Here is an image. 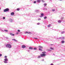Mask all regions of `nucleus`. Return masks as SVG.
<instances>
[{
	"instance_id": "f257e3e1",
	"label": "nucleus",
	"mask_w": 65,
	"mask_h": 65,
	"mask_svg": "<svg viewBox=\"0 0 65 65\" xmlns=\"http://www.w3.org/2000/svg\"><path fill=\"white\" fill-rule=\"evenodd\" d=\"M42 53L43 54H41L40 55L41 57H45V56H46V54H45V53L46 52H42Z\"/></svg>"
},
{
	"instance_id": "f03ea898",
	"label": "nucleus",
	"mask_w": 65,
	"mask_h": 65,
	"mask_svg": "<svg viewBox=\"0 0 65 65\" xmlns=\"http://www.w3.org/2000/svg\"><path fill=\"white\" fill-rule=\"evenodd\" d=\"M6 46L7 47H8V48H11V45L10 44H7L6 45Z\"/></svg>"
},
{
	"instance_id": "7ed1b4c3",
	"label": "nucleus",
	"mask_w": 65,
	"mask_h": 65,
	"mask_svg": "<svg viewBox=\"0 0 65 65\" xmlns=\"http://www.w3.org/2000/svg\"><path fill=\"white\" fill-rule=\"evenodd\" d=\"M9 9L8 8H7L6 9H5L4 10V12H7L9 11Z\"/></svg>"
},
{
	"instance_id": "20e7f679",
	"label": "nucleus",
	"mask_w": 65,
	"mask_h": 65,
	"mask_svg": "<svg viewBox=\"0 0 65 65\" xmlns=\"http://www.w3.org/2000/svg\"><path fill=\"white\" fill-rule=\"evenodd\" d=\"M22 48H25L26 47V46L25 45H22Z\"/></svg>"
},
{
	"instance_id": "39448f33",
	"label": "nucleus",
	"mask_w": 65,
	"mask_h": 65,
	"mask_svg": "<svg viewBox=\"0 0 65 65\" xmlns=\"http://www.w3.org/2000/svg\"><path fill=\"white\" fill-rule=\"evenodd\" d=\"M11 15H13L14 14V13L13 12H12L11 13Z\"/></svg>"
},
{
	"instance_id": "423d86ee",
	"label": "nucleus",
	"mask_w": 65,
	"mask_h": 65,
	"mask_svg": "<svg viewBox=\"0 0 65 65\" xmlns=\"http://www.w3.org/2000/svg\"><path fill=\"white\" fill-rule=\"evenodd\" d=\"M10 34L12 36H14V34H13L11 33H10Z\"/></svg>"
},
{
	"instance_id": "0eeeda50",
	"label": "nucleus",
	"mask_w": 65,
	"mask_h": 65,
	"mask_svg": "<svg viewBox=\"0 0 65 65\" xmlns=\"http://www.w3.org/2000/svg\"><path fill=\"white\" fill-rule=\"evenodd\" d=\"M4 61H8V59L7 58H5L4 59Z\"/></svg>"
},
{
	"instance_id": "6e6552de",
	"label": "nucleus",
	"mask_w": 65,
	"mask_h": 65,
	"mask_svg": "<svg viewBox=\"0 0 65 65\" xmlns=\"http://www.w3.org/2000/svg\"><path fill=\"white\" fill-rule=\"evenodd\" d=\"M26 33H28V34H31V32H25V34Z\"/></svg>"
},
{
	"instance_id": "1a4fd4ad",
	"label": "nucleus",
	"mask_w": 65,
	"mask_h": 65,
	"mask_svg": "<svg viewBox=\"0 0 65 65\" xmlns=\"http://www.w3.org/2000/svg\"><path fill=\"white\" fill-rule=\"evenodd\" d=\"M41 1L40 0H37V2H38V3L40 2Z\"/></svg>"
},
{
	"instance_id": "9d476101",
	"label": "nucleus",
	"mask_w": 65,
	"mask_h": 65,
	"mask_svg": "<svg viewBox=\"0 0 65 65\" xmlns=\"http://www.w3.org/2000/svg\"><path fill=\"white\" fill-rule=\"evenodd\" d=\"M41 16L40 17L41 18L43 16V13H42L41 14Z\"/></svg>"
},
{
	"instance_id": "9b49d317",
	"label": "nucleus",
	"mask_w": 65,
	"mask_h": 65,
	"mask_svg": "<svg viewBox=\"0 0 65 65\" xmlns=\"http://www.w3.org/2000/svg\"><path fill=\"white\" fill-rule=\"evenodd\" d=\"M29 49H31V50H33V47H29Z\"/></svg>"
},
{
	"instance_id": "f8f14e48",
	"label": "nucleus",
	"mask_w": 65,
	"mask_h": 65,
	"mask_svg": "<svg viewBox=\"0 0 65 65\" xmlns=\"http://www.w3.org/2000/svg\"><path fill=\"white\" fill-rule=\"evenodd\" d=\"M50 49H51V50H54V48H52V47H50Z\"/></svg>"
},
{
	"instance_id": "ddd939ff",
	"label": "nucleus",
	"mask_w": 65,
	"mask_h": 65,
	"mask_svg": "<svg viewBox=\"0 0 65 65\" xmlns=\"http://www.w3.org/2000/svg\"><path fill=\"white\" fill-rule=\"evenodd\" d=\"M39 48H43V47L42 46H39Z\"/></svg>"
},
{
	"instance_id": "4468645a",
	"label": "nucleus",
	"mask_w": 65,
	"mask_h": 65,
	"mask_svg": "<svg viewBox=\"0 0 65 65\" xmlns=\"http://www.w3.org/2000/svg\"><path fill=\"white\" fill-rule=\"evenodd\" d=\"M51 27V25H50V24L48 25L47 26V27Z\"/></svg>"
},
{
	"instance_id": "2eb2a0df",
	"label": "nucleus",
	"mask_w": 65,
	"mask_h": 65,
	"mask_svg": "<svg viewBox=\"0 0 65 65\" xmlns=\"http://www.w3.org/2000/svg\"><path fill=\"white\" fill-rule=\"evenodd\" d=\"M64 41H62V43H64Z\"/></svg>"
},
{
	"instance_id": "dca6fc26",
	"label": "nucleus",
	"mask_w": 65,
	"mask_h": 65,
	"mask_svg": "<svg viewBox=\"0 0 65 65\" xmlns=\"http://www.w3.org/2000/svg\"><path fill=\"white\" fill-rule=\"evenodd\" d=\"M17 10L18 11H19V10H20V8H18L17 9Z\"/></svg>"
},
{
	"instance_id": "f3484780",
	"label": "nucleus",
	"mask_w": 65,
	"mask_h": 65,
	"mask_svg": "<svg viewBox=\"0 0 65 65\" xmlns=\"http://www.w3.org/2000/svg\"><path fill=\"white\" fill-rule=\"evenodd\" d=\"M39 51H42V50L40 48H39Z\"/></svg>"
},
{
	"instance_id": "a211bd4d",
	"label": "nucleus",
	"mask_w": 65,
	"mask_h": 65,
	"mask_svg": "<svg viewBox=\"0 0 65 65\" xmlns=\"http://www.w3.org/2000/svg\"><path fill=\"white\" fill-rule=\"evenodd\" d=\"M4 62L5 63H7V61H4Z\"/></svg>"
},
{
	"instance_id": "6ab92c4d",
	"label": "nucleus",
	"mask_w": 65,
	"mask_h": 65,
	"mask_svg": "<svg viewBox=\"0 0 65 65\" xmlns=\"http://www.w3.org/2000/svg\"><path fill=\"white\" fill-rule=\"evenodd\" d=\"M47 50L48 51H51V50L49 49H47Z\"/></svg>"
},
{
	"instance_id": "aec40b11",
	"label": "nucleus",
	"mask_w": 65,
	"mask_h": 65,
	"mask_svg": "<svg viewBox=\"0 0 65 65\" xmlns=\"http://www.w3.org/2000/svg\"><path fill=\"white\" fill-rule=\"evenodd\" d=\"M34 50H37V48L36 47H35L34 48Z\"/></svg>"
},
{
	"instance_id": "412c9836",
	"label": "nucleus",
	"mask_w": 65,
	"mask_h": 65,
	"mask_svg": "<svg viewBox=\"0 0 65 65\" xmlns=\"http://www.w3.org/2000/svg\"><path fill=\"white\" fill-rule=\"evenodd\" d=\"M47 18V17H45L44 18V19H46Z\"/></svg>"
},
{
	"instance_id": "4be33fe9",
	"label": "nucleus",
	"mask_w": 65,
	"mask_h": 65,
	"mask_svg": "<svg viewBox=\"0 0 65 65\" xmlns=\"http://www.w3.org/2000/svg\"><path fill=\"white\" fill-rule=\"evenodd\" d=\"M44 6H46V3L44 4Z\"/></svg>"
},
{
	"instance_id": "5701e85b",
	"label": "nucleus",
	"mask_w": 65,
	"mask_h": 65,
	"mask_svg": "<svg viewBox=\"0 0 65 65\" xmlns=\"http://www.w3.org/2000/svg\"><path fill=\"white\" fill-rule=\"evenodd\" d=\"M53 11H55V9H53L52 10Z\"/></svg>"
},
{
	"instance_id": "b1692460",
	"label": "nucleus",
	"mask_w": 65,
	"mask_h": 65,
	"mask_svg": "<svg viewBox=\"0 0 65 65\" xmlns=\"http://www.w3.org/2000/svg\"><path fill=\"white\" fill-rule=\"evenodd\" d=\"M38 58H40V56H39L38 57Z\"/></svg>"
},
{
	"instance_id": "393cba45",
	"label": "nucleus",
	"mask_w": 65,
	"mask_h": 65,
	"mask_svg": "<svg viewBox=\"0 0 65 65\" xmlns=\"http://www.w3.org/2000/svg\"><path fill=\"white\" fill-rule=\"evenodd\" d=\"M18 32H20V30H18Z\"/></svg>"
},
{
	"instance_id": "a878e982",
	"label": "nucleus",
	"mask_w": 65,
	"mask_h": 65,
	"mask_svg": "<svg viewBox=\"0 0 65 65\" xmlns=\"http://www.w3.org/2000/svg\"><path fill=\"white\" fill-rule=\"evenodd\" d=\"M34 39H38V38H34Z\"/></svg>"
},
{
	"instance_id": "bb28decb",
	"label": "nucleus",
	"mask_w": 65,
	"mask_h": 65,
	"mask_svg": "<svg viewBox=\"0 0 65 65\" xmlns=\"http://www.w3.org/2000/svg\"><path fill=\"white\" fill-rule=\"evenodd\" d=\"M58 23H61V21H60V20H59L58 21Z\"/></svg>"
},
{
	"instance_id": "cd10ccee",
	"label": "nucleus",
	"mask_w": 65,
	"mask_h": 65,
	"mask_svg": "<svg viewBox=\"0 0 65 65\" xmlns=\"http://www.w3.org/2000/svg\"><path fill=\"white\" fill-rule=\"evenodd\" d=\"M5 31H6V32H8V30H5Z\"/></svg>"
},
{
	"instance_id": "c85d7f7f",
	"label": "nucleus",
	"mask_w": 65,
	"mask_h": 65,
	"mask_svg": "<svg viewBox=\"0 0 65 65\" xmlns=\"http://www.w3.org/2000/svg\"><path fill=\"white\" fill-rule=\"evenodd\" d=\"M37 25H39L40 24V23H37Z\"/></svg>"
},
{
	"instance_id": "c756f323",
	"label": "nucleus",
	"mask_w": 65,
	"mask_h": 65,
	"mask_svg": "<svg viewBox=\"0 0 65 65\" xmlns=\"http://www.w3.org/2000/svg\"><path fill=\"white\" fill-rule=\"evenodd\" d=\"M7 56H5V58H7Z\"/></svg>"
},
{
	"instance_id": "7c9ffc66",
	"label": "nucleus",
	"mask_w": 65,
	"mask_h": 65,
	"mask_svg": "<svg viewBox=\"0 0 65 65\" xmlns=\"http://www.w3.org/2000/svg\"><path fill=\"white\" fill-rule=\"evenodd\" d=\"M2 56V54H0V57H1Z\"/></svg>"
},
{
	"instance_id": "2f4dec72",
	"label": "nucleus",
	"mask_w": 65,
	"mask_h": 65,
	"mask_svg": "<svg viewBox=\"0 0 65 65\" xmlns=\"http://www.w3.org/2000/svg\"><path fill=\"white\" fill-rule=\"evenodd\" d=\"M42 2H44V1L43 0H42Z\"/></svg>"
},
{
	"instance_id": "473e14b6",
	"label": "nucleus",
	"mask_w": 65,
	"mask_h": 65,
	"mask_svg": "<svg viewBox=\"0 0 65 65\" xmlns=\"http://www.w3.org/2000/svg\"><path fill=\"white\" fill-rule=\"evenodd\" d=\"M64 33V31H62L61 32V34H63Z\"/></svg>"
},
{
	"instance_id": "72a5a7b5",
	"label": "nucleus",
	"mask_w": 65,
	"mask_h": 65,
	"mask_svg": "<svg viewBox=\"0 0 65 65\" xmlns=\"http://www.w3.org/2000/svg\"><path fill=\"white\" fill-rule=\"evenodd\" d=\"M41 20V19H38V20L39 21V20Z\"/></svg>"
},
{
	"instance_id": "f704fd0d",
	"label": "nucleus",
	"mask_w": 65,
	"mask_h": 65,
	"mask_svg": "<svg viewBox=\"0 0 65 65\" xmlns=\"http://www.w3.org/2000/svg\"><path fill=\"white\" fill-rule=\"evenodd\" d=\"M5 19V17H3V19Z\"/></svg>"
},
{
	"instance_id": "c9c22d12",
	"label": "nucleus",
	"mask_w": 65,
	"mask_h": 65,
	"mask_svg": "<svg viewBox=\"0 0 65 65\" xmlns=\"http://www.w3.org/2000/svg\"><path fill=\"white\" fill-rule=\"evenodd\" d=\"M12 40H14V41H15V40L14 39H13Z\"/></svg>"
},
{
	"instance_id": "e433bc0d",
	"label": "nucleus",
	"mask_w": 65,
	"mask_h": 65,
	"mask_svg": "<svg viewBox=\"0 0 65 65\" xmlns=\"http://www.w3.org/2000/svg\"><path fill=\"white\" fill-rule=\"evenodd\" d=\"M36 1H34V3H36Z\"/></svg>"
},
{
	"instance_id": "4c0bfd02",
	"label": "nucleus",
	"mask_w": 65,
	"mask_h": 65,
	"mask_svg": "<svg viewBox=\"0 0 65 65\" xmlns=\"http://www.w3.org/2000/svg\"><path fill=\"white\" fill-rule=\"evenodd\" d=\"M51 65H54V64H53L52 63L51 64Z\"/></svg>"
},
{
	"instance_id": "58836bf2",
	"label": "nucleus",
	"mask_w": 65,
	"mask_h": 65,
	"mask_svg": "<svg viewBox=\"0 0 65 65\" xmlns=\"http://www.w3.org/2000/svg\"><path fill=\"white\" fill-rule=\"evenodd\" d=\"M51 45H53V44H51Z\"/></svg>"
},
{
	"instance_id": "ea45409f",
	"label": "nucleus",
	"mask_w": 65,
	"mask_h": 65,
	"mask_svg": "<svg viewBox=\"0 0 65 65\" xmlns=\"http://www.w3.org/2000/svg\"><path fill=\"white\" fill-rule=\"evenodd\" d=\"M31 0V1H32V0Z\"/></svg>"
},
{
	"instance_id": "a19ab883",
	"label": "nucleus",
	"mask_w": 65,
	"mask_h": 65,
	"mask_svg": "<svg viewBox=\"0 0 65 65\" xmlns=\"http://www.w3.org/2000/svg\"><path fill=\"white\" fill-rule=\"evenodd\" d=\"M17 34H18V32H17Z\"/></svg>"
},
{
	"instance_id": "79ce46f5",
	"label": "nucleus",
	"mask_w": 65,
	"mask_h": 65,
	"mask_svg": "<svg viewBox=\"0 0 65 65\" xmlns=\"http://www.w3.org/2000/svg\"><path fill=\"white\" fill-rule=\"evenodd\" d=\"M1 9V8H0V10Z\"/></svg>"
},
{
	"instance_id": "37998d69",
	"label": "nucleus",
	"mask_w": 65,
	"mask_h": 65,
	"mask_svg": "<svg viewBox=\"0 0 65 65\" xmlns=\"http://www.w3.org/2000/svg\"><path fill=\"white\" fill-rule=\"evenodd\" d=\"M51 0V1H52V0Z\"/></svg>"
}]
</instances>
